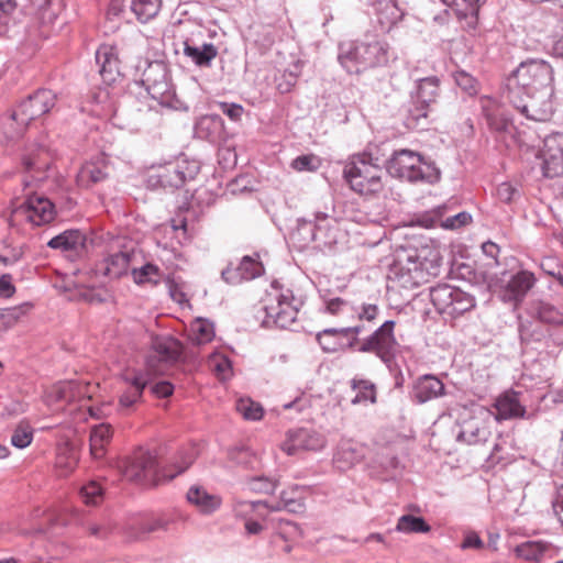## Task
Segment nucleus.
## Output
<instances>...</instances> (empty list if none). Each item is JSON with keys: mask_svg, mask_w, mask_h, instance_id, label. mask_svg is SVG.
Returning <instances> with one entry per match:
<instances>
[{"mask_svg": "<svg viewBox=\"0 0 563 563\" xmlns=\"http://www.w3.org/2000/svg\"><path fill=\"white\" fill-rule=\"evenodd\" d=\"M388 59V44L376 36H368L364 41L344 42L339 46L338 60L349 74L384 66Z\"/></svg>", "mask_w": 563, "mask_h": 563, "instance_id": "nucleus-1", "label": "nucleus"}, {"mask_svg": "<svg viewBox=\"0 0 563 563\" xmlns=\"http://www.w3.org/2000/svg\"><path fill=\"white\" fill-rule=\"evenodd\" d=\"M387 172L411 184H434L440 179V170L433 163L426 161L418 152L406 148L393 153L387 162Z\"/></svg>", "mask_w": 563, "mask_h": 563, "instance_id": "nucleus-2", "label": "nucleus"}, {"mask_svg": "<svg viewBox=\"0 0 563 563\" xmlns=\"http://www.w3.org/2000/svg\"><path fill=\"white\" fill-rule=\"evenodd\" d=\"M553 68L543 59H527L521 62L512 71L509 79V92L516 90L521 92L545 90L553 87Z\"/></svg>", "mask_w": 563, "mask_h": 563, "instance_id": "nucleus-3", "label": "nucleus"}, {"mask_svg": "<svg viewBox=\"0 0 563 563\" xmlns=\"http://www.w3.org/2000/svg\"><path fill=\"white\" fill-rule=\"evenodd\" d=\"M142 84L151 98L156 100L159 106L170 110H187L169 82L168 70L164 63H150L143 73Z\"/></svg>", "mask_w": 563, "mask_h": 563, "instance_id": "nucleus-4", "label": "nucleus"}, {"mask_svg": "<svg viewBox=\"0 0 563 563\" xmlns=\"http://www.w3.org/2000/svg\"><path fill=\"white\" fill-rule=\"evenodd\" d=\"M343 174L351 189L360 195H373L383 189V172L366 155L354 156L344 166Z\"/></svg>", "mask_w": 563, "mask_h": 563, "instance_id": "nucleus-5", "label": "nucleus"}, {"mask_svg": "<svg viewBox=\"0 0 563 563\" xmlns=\"http://www.w3.org/2000/svg\"><path fill=\"white\" fill-rule=\"evenodd\" d=\"M553 96L554 88L521 92V95L512 90L509 92V100L527 119L545 122L554 112Z\"/></svg>", "mask_w": 563, "mask_h": 563, "instance_id": "nucleus-6", "label": "nucleus"}, {"mask_svg": "<svg viewBox=\"0 0 563 563\" xmlns=\"http://www.w3.org/2000/svg\"><path fill=\"white\" fill-rule=\"evenodd\" d=\"M331 231L329 214L318 211L314 213L313 220L297 219L289 239L296 247L303 250L312 242H319L323 245L331 244L334 241Z\"/></svg>", "mask_w": 563, "mask_h": 563, "instance_id": "nucleus-7", "label": "nucleus"}, {"mask_svg": "<svg viewBox=\"0 0 563 563\" xmlns=\"http://www.w3.org/2000/svg\"><path fill=\"white\" fill-rule=\"evenodd\" d=\"M55 216V206L48 198L27 195L23 202L12 209L9 223L11 227H19L23 223L40 227L52 222Z\"/></svg>", "mask_w": 563, "mask_h": 563, "instance_id": "nucleus-8", "label": "nucleus"}, {"mask_svg": "<svg viewBox=\"0 0 563 563\" xmlns=\"http://www.w3.org/2000/svg\"><path fill=\"white\" fill-rule=\"evenodd\" d=\"M395 321L386 320L371 334L362 338L358 353L374 354L387 367L395 361L399 343L394 333Z\"/></svg>", "mask_w": 563, "mask_h": 563, "instance_id": "nucleus-9", "label": "nucleus"}, {"mask_svg": "<svg viewBox=\"0 0 563 563\" xmlns=\"http://www.w3.org/2000/svg\"><path fill=\"white\" fill-rule=\"evenodd\" d=\"M123 476L133 483L155 486L166 482L164 467H159L156 456L148 451L140 450L124 462Z\"/></svg>", "mask_w": 563, "mask_h": 563, "instance_id": "nucleus-10", "label": "nucleus"}, {"mask_svg": "<svg viewBox=\"0 0 563 563\" xmlns=\"http://www.w3.org/2000/svg\"><path fill=\"white\" fill-rule=\"evenodd\" d=\"M271 302L264 307L265 317L263 324L265 327H277L286 329L297 319L301 300L294 296L292 290L286 289L276 294Z\"/></svg>", "mask_w": 563, "mask_h": 563, "instance_id": "nucleus-11", "label": "nucleus"}, {"mask_svg": "<svg viewBox=\"0 0 563 563\" xmlns=\"http://www.w3.org/2000/svg\"><path fill=\"white\" fill-rule=\"evenodd\" d=\"M52 157L44 146L30 148L22 158L24 188L40 187L49 179Z\"/></svg>", "mask_w": 563, "mask_h": 563, "instance_id": "nucleus-12", "label": "nucleus"}, {"mask_svg": "<svg viewBox=\"0 0 563 563\" xmlns=\"http://www.w3.org/2000/svg\"><path fill=\"white\" fill-rule=\"evenodd\" d=\"M56 95L49 89H38L23 100L8 119L26 126L31 121L46 114L55 106Z\"/></svg>", "mask_w": 563, "mask_h": 563, "instance_id": "nucleus-13", "label": "nucleus"}, {"mask_svg": "<svg viewBox=\"0 0 563 563\" xmlns=\"http://www.w3.org/2000/svg\"><path fill=\"white\" fill-rule=\"evenodd\" d=\"M132 255L133 250L124 245L121 239H115L110 244L107 255L98 264L97 271L109 278H119L126 274Z\"/></svg>", "mask_w": 563, "mask_h": 563, "instance_id": "nucleus-14", "label": "nucleus"}, {"mask_svg": "<svg viewBox=\"0 0 563 563\" xmlns=\"http://www.w3.org/2000/svg\"><path fill=\"white\" fill-rule=\"evenodd\" d=\"M473 413L471 419L463 421L457 434V440L467 444L485 442L490 435L489 419L492 412L482 406H477Z\"/></svg>", "mask_w": 563, "mask_h": 563, "instance_id": "nucleus-15", "label": "nucleus"}, {"mask_svg": "<svg viewBox=\"0 0 563 563\" xmlns=\"http://www.w3.org/2000/svg\"><path fill=\"white\" fill-rule=\"evenodd\" d=\"M296 492L297 489L282 492L279 501L274 505H269L266 501L235 500L233 510L238 517H246L250 511H254L260 506H264L271 511L287 510L294 514L300 512L303 509V504L300 497L296 496Z\"/></svg>", "mask_w": 563, "mask_h": 563, "instance_id": "nucleus-16", "label": "nucleus"}, {"mask_svg": "<svg viewBox=\"0 0 563 563\" xmlns=\"http://www.w3.org/2000/svg\"><path fill=\"white\" fill-rule=\"evenodd\" d=\"M325 444V439L319 432L300 428L290 430L280 448L287 455H295L300 451H319Z\"/></svg>", "mask_w": 563, "mask_h": 563, "instance_id": "nucleus-17", "label": "nucleus"}, {"mask_svg": "<svg viewBox=\"0 0 563 563\" xmlns=\"http://www.w3.org/2000/svg\"><path fill=\"white\" fill-rule=\"evenodd\" d=\"M541 156L545 177L563 175V133H553L544 139Z\"/></svg>", "mask_w": 563, "mask_h": 563, "instance_id": "nucleus-18", "label": "nucleus"}, {"mask_svg": "<svg viewBox=\"0 0 563 563\" xmlns=\"http://www.w3.org/2000/svg\"><path fill=\"white\" fill-rule=\"evenodd\" d=\"M394 269L404 283L419 285L424 282L428 267L426 260H422L417 251H410L398 255Z\"/></svg>", "mask_w": 563, "mask_h": 563, "instance_id": "nucleus-19", "label": "nucleus"}, {"mask_svg": "<svg viewBox=\"0 0 563 563\" xmlns=\"http://www.w3.org/2000/svg\"><path fill=\"white\" fill-rule=\"evenodd\" d=\"M198 165L196 163L188 164L184 159H178L175 163H169L163 167L156 175L157 184L164 188H179L186 180L192 179L198 173Z\"/></svg>", "mask_w": 563, "mask_h": 563, "instance_id": "nucleus-20", "label": "nucleus"}, {"mask_svg": "<svg viewBox=\"0 0 563 563\" xmlns=\"http://www.w3.org/2000/svg\"><path fill=\"white\" fill-rule=\"evenodd\" d=\"M536 278L532 273L528 271H520L511 276L508 283L500 291V298L504 302L518 306L528 291L533 287Z\"/></svg>", "mask_w": 563, "mask_h": 563, "instance_id": "nucleus-21", "label": "nucleus"}, {"mask_svg": "<svg viewBox=\"0 0 563 563\" xmlns=\"http://www.w3.org/2000/svg\"><path fill=\"white\" fill-rule=\"evenodd\" d=\"M85 396L84 387L74 382H58L46 389L44 401L47 406H59L70 404Z\"/></svg>", "mask_w": 563, "mask_h": 563, "instance_id": "nucleus-22", "label": "nucleus"}, {"mask_svg": "<svg viewBox=\"0 0 563 563\" xmlns=\"http://www.w3.org/2000/svg\"><path fill=\"white\" fill-rule=\"evenodd\" d=\"M96 63L103 81L111 84L120 75V62L114 46L103 44L96 52Z\"/></svg>", "mask_w": 563, "mask_h": 563, "instance_id": "nucleus-23", "label": "nucleus"}, {"mask_svg": "<svg viewBox=\"0 0 563 563\" xmlns=\"http://www.w3.org/2000/svg\"><path fill=\"white\" fill-rule=\"evenodd\" d=\"M263 272L261 263L250 256H244L236 268L228 267L222 271L221 276L228 284L236 285L243 280H251L258 277Z\"/></svg>", "mask_w": 563, "mask_h": 563, "instance_id": "nucleus-24", "label": "nucleus"}, {"mask_svg": "<svg viewBox=\"0 0 563 563\" xmlns=\"http://www.w3.org/2000/svg\"><path fill=\"white\" fill-rule=\"evenodd\" d=\"M496 409V420H508L514 418H522L526 408L519 400V394L516 391H506L500 395L494 404Z\"/></svg>", "mask_w": 563, "mask_h": 563, "instance_id": "nucleus-25", "label": "nucleus"}, {"mask_svg": "<svg viewBox=\"0 0 563 563\" xmlns=\"http://www.w3.org/2000/svg\"><path fill=\"white\" fill-rule=\"evenodd\" d=\"M482 111L490 129L497 132H507L511 125L510 119L505 114L503 107L490 97L481 98Z\"/></svg>", "mask_w": 563, "mask_h": 563, "instance_id": "nucleus-26", "label": "nucleus"}, {"mask_svg": "<svg viewBox=\"0 0 563 563\" xmlns=\"http://www.w3.org/2000/svg\"><path fill=\"white\" fill-rule=\"evenodd\" d=\"M444 394L443 383L433 375H424L413 385L412 398L418 404H424Z\"/></svg>", "mask_w": 563, "mask_h": 563, "instance_id": "nucleus-27", "label": "nucleus"}, {"mask_svg": "<svg viewBox=\"0 0 563 563\" xmlns=\"http://www.w3.org/2000/svg\"><path fill=\"white\" fill-rule=\"evenodd\" d=\"M124 382L129 385L128 389L120 396L119 404L122 408H130L142 397L148 379L142 372L133 371L123 376Z\"/></svg>", "mask_w": 563, "mask_h": 563, "instance_id": "nucleus-28", "label": "nucleus"}, {"mask_svg": "<svg viewBox=\"0 0 563 563\" xmlns=\"http://www.w3.org/2000/svg\"><path fill=\"white\" fill-rule=\"evenodd\" d=\"M187 500L194 505L200 514L211 515L217 511L222 499L220 496L208 493L203 487L192 486L187 492Z\"/></svg>", "mask_w": 563, "mask_h": 563, "instance_id": "nucleus-29", "label": "nucleus"}, {"mask_svg": "<svg viewBox=\"0 0 563 563\" xmlns=\"http://www.w3.org/2000/svg\"><path fill=\"white\" fill-rule=\"evenodd\" d=\"M86 242L85 234L79 230H66L55 235L47 242V246L60 252L78 253L84 249Z\"/></svg>", "mask_w": 563, "mask_h": 563, "instance_id": "nucleus-30", "label": "nucleus"}, {"mask_svg": "<svg viewBox=\"0 0 563 563\" xmlns=\"http://www.w3.org/2000/svg\"><path fill=\"white\" fill-rule=\"evenodd\" d=\"M363 457L361 448L350 441L343 440L339 443L333 455V463L339 470H349Z\"/></svg>", "mask_w": 563, "mask_h": 563, "instance_id": "nucleus-31", "label": "nucleus"}, {"mask_svg": "<svg viewBox=\"0 0 563 563\" xmlns=\"http://www.w3.org/2000/svg\"><path fill=\"white\" fill-rule=\"evenodd\" d=\"M181 353V346L173 338H159L153 342V355L151 357L157 358L162 363L176 362Z\"/></svg>", "mask_w": 563, "mask_h": 563, "instance_id": "nucleus-32", "label": "nucleus"}, {"mask_svg": "<svg viewBox=\"0 0 563 563\" xmlns=\"http://www.w3.org/2000/svg\"><path fill=\"white\" fill-rule=\"evenodd\" d=\"M108 177L107 166L99 163H86L81 166L77 174V185L82 188H90L91 186L106 180Z\"/></svg>", "mask_w": 563, "mask_h": 563, "instance_id": "nucleus-33", "label": "nucleus"}, {"mask_svg": "<svg viewBox=\"0 0 563 563\" xmlns=\"http://www.w3.org/2000/svg\"><path fill=\"white\" fill-rule=\"evenodd\" d=\"M113 431L110 424L99 423L90 430V452L95 459H101L110 443Z\"/></svg>", "mask_w": 563, "mask_h": 563, "instance_id": "nucleus-34", "label": "nucleus"}, {"mask_svg": "<svg viewBox=\"0 0 563 563\" xmlns=\"http://www.w3.org/2000/svg\"><path fill=\"white\" fill-rule=\"evenodd\" d=\"M184 54L189 57L197 66L207 67L216 58L218 51L211 43H203L201 46L191 45L188 41L184 42Z\"/></svg>", "mask_w": 563, "mask_h": 563, "instance_id": "nucleus-35", "label": "nucleus"}, {"mask_svg": "<svg viewBox=\"0 0 563 563\" xmlns=\"http://www.w3.org/2000/svg\"><path fill=\"white\" fill-rule=\"evenodd\" d=\"M457 288L443 284L431 288L430 299L440 313L448 314Z\"/></svg>", "mask_w": 563, "mask_h": 563, "instance_id": "nucleus-36", "label": "nucleus"}, {"mask_svg": "<svg viewBox=\"0 0 563 563\" xmlns=\"http://www.w3.org/2000/svg\"><path fill=\"white\" fill-rule=\"evenodd\" d=\"M398 460L389 452H380L372 461V474L380 479H387L391 476V471L397 468Z\"/></svg>", "mask_w": 563, "mask_h": 563, "instance_id": "nucleus-37", "label": "nucleus"}, {"mask_svg": "<svg viewBox=\"0 0 563 563\" xmlns=\"http://www.w3.org/2000/svg\"><path fill=\"white\" fill-rule=\"evenodd\" d=\"M78 453L76 449L69 444H64L58 448L56 455V468L58 470L59 476H67L77 466Z\"/></svg>", "mask_w": 563, "mask_h": 563, "instance_id": "nucleus-38", "label": "nucleus"}, {"mask_svg": "<svg viewBox=\"0 0 563 563\" xmlns=\"http://www.w3.org/2000/svg\"><path fill=\"white\" fill-rule=\"evenodd\" d=\"M162 0H130L131 11L141 23H145L157 15Z\"/></svg>", "mask_w": 563, "mask_h": 563, "instance_id": "nucleus-39", "label": "nucleus"}, {"mask_svg": "<svg viewBox=\"0 0 563 563\" xmlns=\"http://www.w3.org/2000/svg\"><path fill=\"white\" fill-rule=\"evenodd\" d=\"M343 328H328L317 333V341L324 352H335L343 347Z\"/></svg>", "mask_w": 563, "mask_h": 563, "instance_id": "nucleus-40", "label": "nucleus"}, {"mask_svg": "<svg viewBox=\"0 0 563 563\" xmlns=\"http://www.w3.org/2000/svg\"><path fill=\"white\" fill-rule=\"evenodd\" d=\"M439 91V80L435 77H427L419 80L417 92L412 99L418 102L431 106L435 101Z\"/></svg>", "mask_w": 563, "mask_h": 563, "instance_id": "nucleus-41", "label": "nucleus"}, {"mask_svg": "<svg viewBox=\"0 0 563 563\" xmlns=\"http://www.w3.org/2000/svg\"><path fill=\"white\" fill-rule=\"evenodd\" d=\"M395 530L406 534L428 533L431 527L422 517L402 515L399 517Z\"/></svg>", "mask_w": 563, "mask_h": 563, "instance_id": "nucleus-42", "label": "nucleus"}, {"mask_svg": "<svg viewBox=\"0 0 563 563\" xmlns=\"http://www.w3.org/2000/svg\"><path fill=\"white\" fill-rule=\"evenodd\" d=\"M430 106L412 99L406 119L407 125L412 129H424L428 121Z\"/></svg>", "mask_w": 563, "mask_h": 563, "instance_id": "nucleus-43", "label": "nucleus"}, {"mask_svg": "<svg viewBox=\"0 0 563 563\" xmlns=\"http://www.w3.org/2000/svg\"><path fill=\"white\" fill-rule=\"evenodd\" d=\"M351 387L356 391V395L352 400L353 404H360L363 401H369L372 404L376 402V388L371 380L353 378L351 380Z\"/></svg>", "mask_w": 563, "mask_h": 563, "instance_id": "nucleus-44", "label": "nucleus"}, {"mask_svg": "<svg viewBox=\"0 0 563 563\" xmlns=\"http://www.w3.org/2000/svg\"><path fill=\"white\" fill-rule=\"evenodd\" d=\"M208 367L221 380L229 379L232 375V364L228 356L220 352H213L208 357Z\"/></svg>", "mask_w": 563, "mask_h": 563, "instance_id": "nucleus-45", "label": "nucleus"}, {"mask_svg": "<svg viewBox=\"0 0 563 563\" xmlns=\"http://www.w3.org/2000/svg\"><path fill=\"white\" fill-rule=\"evenodd\" d=\"M197 454H198V451L195 446H189V448L184 449L179 453V457H178L179 461H177L175 463V472H170L169 470L164 467L163 476L166 477L167 481H172L178 474H181L183 472H185L194 463V461L197 457Z\"/></svg>", "mask_w": 563, "mask_h": 563, "instance_id": "nucleus-46", "label": "nucleus"}, {"mask_svg": "<svg viewBox=\"0 0 563 563\" xmlns=\"http://www.w3.org/2000/svg\"><path fill=\"white\" fill-rule=\"evenodd\" d=\"M372 5L376 14L379 16L380 22L394 23L399 16V9L395 0H373Z\"/></svg>", "mask_w": 563, "mask_h": 563, "instance_id": "nucleus-47", "label": "nucleus"}, {"mask_svg": "<svg viewBox=\"0 0 563 563\" xmlns=\"http://www.w3.org/2000/svg\"><path fill=\"white\" fill-rule=\"evenodd\" d=\"M32 305L23 302L21 305L0 309V328H9L18 322L22 317L30 312Z\"/></svg>", "mask_w": 563, "mask_h": 563, "instance_id": "nucleus-48", "label": "nucleus"}, {"mask_svg": "<svg viewBox=\"0 0 563 563\" xmlns=\"http://www.w3.org/2000/svg\"><path fill=\"white\" fill-rule=\"evenodd\" d=\"M104 488L97 481H89L79 488V496L86 505L96 506L103 499Z\"/></svg>", "mask_w": 563, "mask_h": 563, "instance_id": "nucleus-49", "label": "nucleus"}, {"mask_svg": "<svg viewBox=\"0 0 563 563\" xmlns=\"http://www.w3.org/2000/svg\"><path fill=\"white\" fill-rule=\"evenodd\" d=\"M474 306V298L467 292L457 288L448 314L451 317H457L471 310Z\"/></svg>", "mask_w": 563, "mask_h": 563, "instance_id": "nucleus-50", "label": "nucleus"}, {"mask_svg": "<svg viewBox=\"0 0 563 563\" xmlns=\"http://www.w3.org/2000/svg\"><path fill=\"white\" fill-rule=\"evenodd\" d=\"M547 547L541 542L528 541L517 545L516 554L526 561H538L545 552Z\"/></svg>", "mask_w": 563, "mask_h": 563, "instance_id": "nucleus-51", "label": "nucleus"}, {"mask_svg": "<svg viewBox=\"0 0 563 563\" xmlns=\"http://www.w3.org/2000/svg\"><path fill=\"white\" fill-rule=\"evenodd\" d=\"M245 489L254 493L271 494L277 487V482L267 476H253L245 481Z\"/></svg>", "mask_w": 563, "mask_h": 563, "instance_id": "nucleus-52", "label": "nucleus"}, {"mask_svg": "<svg viewBox=\"0 0 563 563\" xmlns=\"http://www.w3.org/2000/svg\"><path fill=\"white\" fill-rule=\"evenodd\" d=\"M191 332L197 344L210 342L214 336L213 324L202 319H197L191 324Z\"/></svg>", "mask_w": 563, "mask_h": 563, "instance_id": "nucleus-53", "label": "nucleus"}, {"mask_svg": "<svg viewBox=\"0 0 563 563\" xmlns=\"http://www.w3.org/2000/svg\"><path fill=\"white\" fill-rule=\"evenodd\" d=\"M236 410L247 420H260L264 410L258 402L249 398H241L236 401Z\"/></svg>", "mask_w": 563, "mask_h": 563, "instance_id": "nucleus-54", "label": "nucleus"}, {"mask_svg": "<svg viewBox=\"0 0 563 563\" xmlns=\"http://www.w3.org/2000/svg\"><path fill=\"white\" fill-rule=\"evenodd\" d=\"M486 0H442V2L449 7H456L457 11L463 16H476L481 3Z\"/></svg>", "mask_w": 563, "mask_h": 563, "instance_id": "nucleus-55", "label": "nucleus"}, {"mask_svg": "<svg viewBox=\"0 0 563 563\" xmlns=\"http://www.w3.org/2000/svg\"><path fill=\"white\" fill-rule=\"evenodd\" d=\"M33 440V430L29 424L20 423L11 437V444L18 449H24Z\"/></svg>", "mask_w": 563, "mask_h": 563, "instance_id": "nucleus-56", "label": "nucleus"}, {"mask_svg": "<svg viewBox=\"0 0 563 563\" xmlns=\"http://www.w3.org/2000/svg\"><path fill=\"white\" fill-rule=\"evenodd\" d=\"M321 165L320 158L313 154L300 155L292 159L290 166L298 172H316Z\"/></svg>", "mask_w": 563, "mask_h": 563, "instance_id": "nucleus-57", "label": "nucleus"}, {"mask_svg": "<svg viewBox=\"0 0 563 563\" xmlns=\"http://www.w3.org/2000/svg\"><path fill=\"white\" fill-rule=\"evenodd\" d=\"M455 84L467 95L473 96L478 91L477 80L465 70H456L454 73Z\"/></svg>", "mask_w": 563, "mask_h": 563, "instance_id": "nucleus-58", "label": "nucleus"}, {"mask_svg": "<svg viewBox=\"0 0 563 563\" xmlns=\"http://www.w3.org/2000/svg\"><path fill=\"white\" fill-rule=\"evenodd\" d=\"M133 279L137 284L154 282V277L158 276V268L155 265L146 264L141 268L132 271Z\"/></svg>", "mask_w": 563, "mask_h": 563, "instance_id": "nucleus-59", "label": "nucleus"}, {"mask_svg": "<svg viewBox=\"0 0 563 563\" xmlns=\"http://www.w3.org/2000/svg\"><path fill=\"white\" fill-rule=\"evenodd\" d=\"M496 195L500 201L509 203L516 199L519 191L510 183H501L497 187Z\"/></svg>", "mask_w": 563, "mask_h": 563, "instance_id": "nucleus-60", "label": "nucleus"}, {"mask_svg": "<svg viewBox=\"0 0 563 563\" xmlns=\"http://www.w3.org/2000/svg\"><path fill=\"white\" fill-rule=\"evenodd\" d=\"M472 220V217L470 213L467 212H460L453 217H449L446 218L443 223H442V227L444 229H450V230H454V229H459L465 224H467L470 221Z\"/></svg>", "mask_w": 563, "mask_h": 563, "instance_id": "nucleus-61", "label": "nucleus"}, {"mask_svg": "<svg viewBox=\"0 0 563 563\" xmlns=\"http://www.w3.org/2000/svg\"><path fill=\"white\" fill-rule=\"evenodd\" d=\"M379 313V308L373 303H363L356 309V314L360 321L373 322Z\"/></svg>", "mask_w": 563, "mask_h": 563, "instance_id": "nucleus-62", "label": "nucleus"}, {"mask_svg": "<svg viewBox=\"0 0 563 563\" xmlns=\"http://www.w3.org/2000/svg\"><path fill=\"white\" fill-rule=\"evenodd\" d=\"M220 111L228 115L232 121H239L243 114V107L239 103L219 102Z\"/></svg>", "mask_w": 563, "mask_h": 563, "instance_id": "nucleus-63", "label": "nucleus"}, {"mask_svg": "<svg viewBox=\"0 0 563 563\" xmlns=\"http://www.w3.org/2000/svg\"><path fill=\"white\" fill-rule=\"evenodd\" d=\"M158 528H161V522L158 520L143 518L137 522V531L134 532L132 536L134 538H139L140 536L153 532Z\"/></svg>", "mask_w": 563, "mask_h": 563, "instance_id": "nucleus-64", "label": "nucleus"}]
</instances>
